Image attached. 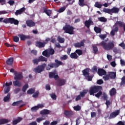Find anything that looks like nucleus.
<instances>
[{"instance_id": "nucleus-37", "label": "nucleus", "mask_w": 125, "mask_h": 125, "mask_svg": "<svg viewBox=\"0 0 125 125\" xmlns=\"http://www.w3.org/2000/svg\"><path fill=\"white\" fill-rule=\"evenodd\" d=\"M36 91V89L35 88H30L27 91V94H34L35 92Z\"/></svg>"}, {"instance_id": "nucleus-43", "label": "nucleus", "mask_w": 125, "mask_h": 125, "mask_svg": "<svg viewBox=\"0 0 125 125\" xmlns=\"http://www.w3.org/2000/svg\"><path fill=\"white\" fill-rule=\"evenodd\" d=\"M75 53L78 54L79 56H81V55H83V50L81 49H77L75 51Z\"/></svg>"}, {"instance_id": "nucleus-16", "label": "nucleus", "mask_w": 125, "mask_h": 125, "mask_svg": "<svg viewBox=\"0 0 125 125\" xmlns=\"http://www.w3.org/2000/svg\"><path fill=\"white\" fill-rule=\"evenodd\" d=\"M55 65L56 64H54V63L50 62L47 65L46 67V70L50 71V69H52V68H56V67L55 66H56Z\"/></svg>"}, {"instance_id": "nucleus-10", "label": "nucleus", "mask_w": 125, "mask_h": 125, "mask_svg": "<svg viewBox=\"0 0 125 125\" xmlns=\"http://www.w3.org/2000/svg\"><path fill=\"white\" fill-rule=\"evenodd\" d=\"M45 44H46V42H41L40 41H37L36 42L35 45L39 47V48H42V47H44L45 46Z\"/></svg>"}, {"instance_id": "nucleus-55", "label": "nucleus", "mask_w": 125, "mask_h": 125, "mask_svg": "<svg viewBox=\"0 0 125 125\" xmlns=\"http://www.w3.org/2000/svg\"><path fill=\"white\" fill-rule=\"evenodd\" d=\"M61 60H67L68 59V56L67 55H63L60 57Z\"/></svg>"}, {"instance_id": "nucleus-3", "label": "nucleus", "mask_w": 125, "mask_h": 125, "mask_svg": "<svg viewBox=\"0 0 125 125\" xmlns=\"http://www.w3.org/2000/svg\"><path fill=\"white\" fill-rule=\"evenodd\" d=\"M62 30L65 32L66 34H69V35H74L75 34V27L70 24H66L63 27Z\"/></svg>"}, {"instance_id": "nucleus-32", "label": "nucleus", "mask_w": 125, "mask_h": 125, "mask_svg": "<svg viewBox=\"0 0 125 125\" xmlns=\"http://www.w3.org/2000/svg\"><path fill=\"white\" fill-rule=\"evenodd\" d=\"M10 93H8L7 96H5L3 98L4 102H8L9 101V99H10Z\"/></svg>"}, {"instance_id": "nucleus-40", "label": "nucleus", "mask_w": 125, "mask_h": 125, "mask_svg": "<svg viewBox=\"0 0 125 125\" xmlns=\"http://www.w3.org/2000/svg\"><path fill=\"white\" fill-rule=\"evenodd\" d=\"M98 20L100 21V22H107V19H105L104 17L98 18Z\"/></svg>"}, {"instance_id": "nucleus-6", "label": "nucleus", "mask_w": 125, "mask_h": 125, "mask_svg": "<svg viewBox=\"0 0 125 125\" xmlns=\"http://www.w3.org/2000/svg\"><path fill=\"white\" fill-rule=\"evenodd\" d=\"M24 102L22 100H20L19 101L14 102L12 104V106H20V108H22V107L25 106V104H23Z\"/></svg>"}, {"instance_id": "nucleus-12", "label": "nucleus", "mask_w": 125, "mask_h": 125, "mask_svg": "<svg viewBox=\"0 0 125 125\" xmlns=\"http://www.w3.org/2000/svg\"><path fill=\"white\" fill-rule=\"evenodd\" d=\"M26 24L28 27H34L35 26L36 23L35 22L31 20H28L26 21Z\"/></svg>"}, {"instance_id": "nucleus-30", "label": "nucleus", "mask_w": 125, "mask_h": 125, "mask_svg": "<svg viewBox=\"0 0 125 125\" xmlns=\"http://www.w3.org/2000/svg\"><path fill=\"white\" fill-rule=\"evenodd\" d=\"M117 93V90L115 89V88H112L110 91H109V94L110 96H114Z\"/></svg>"}, {"instance_id": "nucleus-60", "label": "nucleus", "mask_w": 125, "mask_h": 125, "mask_svg": "<svg viewBox=\"0 0 125 125\" xmlns=\"http://www.w3.org/2000/svg\"><path fill=\"white\" fill-rule=\"evenodd\" d=\"M2 122L3 123V125H4L5 124H7V123H9L10 121L6 119H2Z\"/></svg>"}, {"instance_id": "nucleus-57", "label": "nucleus", "mask_w": 125, "mask_h": 125, "mask_svg": "<svg viewBox=\"0 0 125 125\" xmlns=\"http://www.w3.org/2000/svg\"><path fill=\"white\" fill-rule=\"evenodd\" d=\"M45 13V14H46V15H47V16L50 17L52 13V11L50 9H48V10L46 11V12Z\"/></svg>"}, {"instance_id": "nucleus-1", "label": "nucleus", "mask_w": 125, "mask_h": 125, "mask_svg": "<svg viewBox=\"0 0 125 125\" xmlns=\"http://www.w3.org/2000/svg\"><path fill=\"white\" fill-rule=\"evenodd\" d=\"M100 45L102 46L104 50H111V49H113V51L115 54H118V53L121 52L120 48L115 47V42L114 41H110L107 43V40L103 41L100 43Z\"/></svg>"}, {"instance_id": "nucleus-36", "label": "nucleus", "mask_w": 125, "mask_h": 125, "mask_svg": "<svg viewBox=\"0 0 125 125\" xmlns=\"http://www.w3.org/2000/svg\"><path fill=\"white\" fill-rule=\"evenodd\" d=\"M57 41H58L60 43H63V42H65V39L61 37L60 36H59L57 38Z\"/></svg>"}, {"instance_id": "nucleus-20", "label": "nucleus", "mask_w": 125, "mask_h": 125, "mask_svg": "<svg viewBox=\"0 0 125 125\" xmlns=\"http://www.w3.org/2000/svg\"><path fill=\"white\" fill-rule=\"evenodd\" d=\"M10 21V24H14V25H18V24H19V21L17 20H15L14 18H11Z\"/></svg>"}, {"instance_id": "nucleus-4", "label": "nucleus", "mask_w": 125, "mask_h": 125, "mask_svg": "<svg viewBox=\"0 0 125 125\" xmlns=\"http://www.w3.org/2000/svg\"><path fill=\"white\" fill-rule=\"evenodd\" d=\"M45 67H46V64L45 63H43L42 65H39L35 68L33 69V71L35 73H42V72H43L44 71V69H45Z\"/></svg>"}, {"instance_id": "nucleus-18", "label": "nucleus", "mask_w": 125, "mask_h": 125, "mask_svg": "<svg viewBox=\"0 0 125 125\" xmlns=\"http://www.w3.org/2000/svg\"><path fill=\"white\" fill-rule=\"evenodd\" d=\"M82 73H83V76H84V77H85V78L86 77L88 76V75H89V68L84 69L82 71Z\"/></svg>"}, {"instance_id": "nucleus-59", "label": "nucleus", "mask_w": 125, "mask_h": 125, "mask_svg": "<svg viewBox=\"0 0 125 125\" xmlns=\"http://www.w3.org/2000/svg\"><path fill=\"white\" fill-rule=\"evenodd\" d=\"M13 41L15 42H19V37L18 36H14L13 38Z\"/></svg>"}, {"instance_id": "nucleus-22", "label": "nucleus", "mask_w": 125, "mask_h": 125, "mask_svg": "<svg viewBox=\"0 0 125 125\" xmlns=\"http://www.w3.org/2000/svg\"><path fill=\"white\" fill-rule=\"evenodd\" d=\"M119 11H120V9L116 7H113L110 9V13H119Z\"/></svg>"}, {"instance_id": "nucleus-39", "label": "nucleus", "mask_w": 125, "mask_h": 125, "mask_svg": "<svg viewBox=\"0 0 125 125\" xmlns=\"http://www.w3.org/2000/svg\"><path fill=\"white\" fill-rule=\"evenodd\" d=\"M28 88H29V85L27 83L25 84L23 86L22 89L23 92H26V90H27V89H28Z\"/></svg>"}, {"instance_id": "nucleus-46", "label": "nucleus", "mask_w": 125, "mask_h": 125, "mask_svg": "<svg viewBox=\"0 0 125 125\" xmlns=\"http://www.w3.org/2000/svg\"><path fill=\"white\" fill-rule=\"evenodd\" d=\"M85 78L86 80H87V81H88L89 82H90L92 81V79L93 78V76H90L89 75H88L87 76H86Z\"/></svg>"}, {"instance_id": "nucleus-29", "label": "nucleus", "mask_w": 125, "mask_h": 125, "mask_svg": "<svg viewBox=\"0 0 125 125\" xmlns=\"http://www.w3.org/2000/svg\"><path fill=\"white\" fill-rule=\"evenodd\" d=\"M94 31L96 33V34H100V33L102 32V29L100 27L95 26L94 27Z\"/></svg>"}, {"instance_id": "nucleus-35", "label": "nucleus", "mask_w": 125, "mask_h": 125, "mask_svg": "<svg viewBox=\"0 0 125 125\" xmlns=\"http://www.w3.org/2000/svg\"><path fill=\"white\" fill-rule=\"evenodd\" d=\"M92 48L93 49V53H94V54H96V53L98 52V47H97L96 45H92Z\"/></svg>"}, {"instance_id": "nucleus-54", "label": "nucleus", "mask_w": 125, "mask_h": 125, "mask_svg": "<svg viewBox=\"0 0 125 125\" xmlns=\"http://www.w3.org/2000/svg\"><path fill=\"white\" fill-rule=\"evenodd\" d=\"M10 90V87H5L4 88V94L8 93Z\"/></svg>"}, {"instance_id": "nucleus-13", "label": "nucleus", "mask_w": 125, "mask_h": 125, "mask_svg": "<svg viewBox=\"0 0 125 125\" xmlns=\"http://www.w3.org/2000/svg\"><path fill=\"white\" fill-rule=\"evenodd\" d=\"M19 37L21 39V41H25L26 39L29 40L32 39V37L29 35H24V34H21L19 35Z\"/></svg>"}, {"instance_id": "nucleus-58", "label": "nucleus", "mask_w": 125, "mask_h": 125, "mask_svg": "<svg viewBox=\"0 0 125 125\" xmlns=\"http://www.w3.org/2000/svg\"><path fill=\"white\" fill-rule=\"evenodd\" d=\"M31 110L32 112H36L38 111V110H39V107H38L37 106H35L32 107Z\"/></svg>"}, {"instance_id": "nucleus-7", "label": "nucleus", "mask_w": 125, "mask_h": 125, "mask_svg": "<svg viewBox=\"0 0 125 125\" xmlns=\"http://www.w3.org/2000/svg\"><path fill=\"white\" fill-rule=\"evenodd\" d=\"M49 78L50 79H54L55 81H57V80H59V76H58V74H56V73L54 72L49 73Z\"/></svg>"}, {"instance_id": "nucleus-42", "label": "nucleus", "mask_w": 125, "mask_h": 125, "mask_svg": "<svg viewBox=\"0 0 125 125\" xmlns=\"http://www.w3.org/2000/svg\"><path fill=\"white\" fill-rule=\"evenodd\" d=\"M65 10H66V6H64L63 7H61L59 9L58 12H59L60 13H62V12H64Z\"/></svg>"}, {"instance_id": "nucleus-2", "label": "nucleus", "mask_w": 125, "mask_h": 125, "mask_svg": "<svg viewBox=\"0 0 125 125\" xmlns=\"http://www.w3.org/2000/svg\"><path fill=\"white\" fill-rule=\"evenodd\" d=\"M102 86H92L89 90V93L90 95H94L97 98H100V96L102 95Z\"/></svg>"}, {"instance_id": "nucleus-11", "label": "nucleus", "mask_w": 125, "mask_h": 125, "mask_svg": "<svg viewBox=\"0 0 125 125\" xmlns=\"http://www.w3.org/2000/svg\"><path fill=\"white\" fill-rule=\"evenodd\" d=\"M107 72L103 69L99 68L98 69V74L102 77V76H106Z\"/></svg>"}, {"instance_id": "nucleus-23", "label": "nucleus", "mask_w": 125, "mask_h": 125, "mask_svg": "<svg viewBox=\"0 0 125 125\" xmlns=\"http://www.w3.org/2000/svg\"><path fill=\"white\" fill-rule=\"evenodd\" d=\"M55 62L56 63H54V64H55V67L56 68H58L59 66H61L62 65H63V62L61 61H58V60L56 59L55 60Z\"/></svg>"}, {"instance_id": "nucleus-24", "label": "nucleus", "mask_w": 125, "mask_h": 125, "mask_svg": "<svg viewBox=\"0 0 125 125\" xmlns=\"http://www.w3.org/2000/svg\"><path fill=\"white\" fill-rule=\"evenodd\" d=\"M108 75H109L110 79H111L112 80L116 79V77H117V75L116 74V72H109Z\"/></svg>"}, {"instance_id": "nucleus-33", "label": "nucleus", "mask_w": 125, "mask_h": 125, "mask_svg": "<svg viewBox=\"0 0 125 125\" xmlns=\"http://www.w3.org/2000/svg\"><path fill=\"white\" fill-rule=\"evenodd\" d=\"M42 54L43 56H45V57H47V58L50 57L49 53L47 50H45L44 51H43L42 53Z\"/></svg>"}, {"instance_id": "nucleus-17", "label": "nucleus", "mask_w": 125, "mask_h": 125, "mask_svg": "<svg viewBox=\"0 0 125 125\" xmlns=\"http://www.w3.org/2000/svg\"><path fill=\"white\" fill-rule=\"evenodd\" d=\"M15 80H19V81H20L21 79H23V75L20 73H15V77H14Z\"/></svg>"}, {"instance_id": "nucleus-41", "label": "nucleus", "mask_w": 125, "mask_h": 125, "mask_svg": "<svg viewBox=\"0 0 125 125\" xmlns=\"http://www.w3.org/2000/svg\"><path fill=\"white\" fill-rule=\"evenodd\" d=\"M73 108L74 109L75 111H81V110H82V107L80 106V105H77L74 106Z\"/></svg>"}, {"instance_id": "nucleus-26", "label": "nucleus", "mask_w": 125, "mask_h": 125, "mask_svg": "<svg viewBox=\"0 0 125 125\" xmlns=\"http://www.w3.org/2000/svg\"><path fill=\"white\" fill-rule=\"evenodd\" d=\"M124 24L125 23L123 21H117L115 23L114 27H115V26H118V25L119 27L122 28V27H123Z\"/></svg>"}, {"instance_id": "nucleus-61", "label": "nucleus", "mask_w": 125, "mask_h": 125, "mask_svg": "<svg viewBox=\"0 0 125 125\" xmlns=\"http://www.w3.org/2000/svg\"><path fill=\"white\" fill-rule=\"evenodd\" d=\"M103 79H104V81H108L109 80V79H110V76H109V74L106 75L105 76H103Z\"/></svg>"}, {"instance_id": "nucleus-56", "label": "nucleus", "mask_w": 125, "mask_h": 125, "mask_svg": "<svg viewBox=\"0 0 125 125\" xmlns=\"http://www.w3.org/2000/svg\"><path fill=\"white\" fill-rule=\"evenodd\" d=\"M55 53V51H54V49L52 48H50L49 51V55H53Z\"/></svg>"}, {"instance_id": "nucleus-34", "label": "nucleus", "mask_w": 125, "mask_h": 125, "mask_svg": "<svg viewBox=\"0 0 125 125\" xmlns=\"http://www.w3.org/2000/svg\"><path fill=\"white\" fill-rule=\"evenodd\" d=\"M70 57L72 59H77L79 57L77 53L75 52L71 53L70 55Z\"/></svg>"}, {"instance_id": "nucleus-19", "label": "nucleus", "mask_w": 125, "mask_h": 125, "mask_svg": "<svg viewBox=\"0 0 125 125\" xmlns=\"http://www.w3.org/2000/svg\"><path fill=\"white\" fill-rule=\"evenodd\" d=\"M118 31H119V28L118 27V26H115V27L110 32L111 36H112V37H114V36H115V33H118Z\"/></svg>"}, {"instance_id": "nucleus-50", "label": "nucleus", "mask_w": 125, "mask_h": 125, "mask_svg": "<svg viewBox=\"0 0 125 125\" xmlns=\"http://www.w3.org/2000/svg\"><path fill=\"white\" fill-rule=\"evenodd\" d=\"M85 94H86V92L83 91L80 92L79 96H80L81 97H82V98H83V97H84V96H85Z\"/></svg>"}, {"instance_id": "nucleus-63", "label": "nucleus", "mask_w": 125, "mask_h": 125, "mask_svg": "<svg viewBox=\"0 0 125 125\" xmlns=\"http://www.w3.org/2000/svg\"><path fill=\"white\" fill-rule=\"evenodd\" d=\"M99 37H100L101 40H105V39H106V38H107V35L106 34L101 35H99Z\"/></svg>"}, {"instance_id": "nucleus-25", "label": "nucleus", "mask_w": 125, "mask_h": 125, "mask_svg": "<svg viewBox=\"0 0 125 125\" xmlns=\"http://www.w3.org/2000/svg\"><path fill=\"white\" fill-rule=\"evenodd\" d=\"M41 115H49L50 110L48 109H43L40 112Z\"/></svg>"}, {"instance_id": "nucleus-44", "label": "nucleus", "mask_w": 125, "mask_h": 125, "mask_svg": "<svg viewBox=\"0 0 125 125\" xmlns=\"http://www.w3.org/2000/svg\"><path fill=\"white\" fill-rule=\"evenodd\" d=\"M104 12H105V13H108V14H111V9L108 8H104L103 9Z\"/></svg>"}, {"instance_id": "nucleus-8", "label": "nucleus", "mask_w": 125, "mask_h": 125, "mask_svg": "<svg viewBox=\"0 0 125 125\" xmlns=\"http://www.w3.org/2000/svg\"><path fill=\"white\" fill-rule=\"evenodd\" d=\"M119 115H120V110H115L110 114L108 119L109 120H111V119H114V118H116L117 116H119Z\"/></svg>"}, {"instance_id": "nucleus-49", "label": "nucleus", "mask_w": 125, "mask_h": 125, "mask_svg": "<svg viewBox=\"0 0 125 125\" xmlns=\"http://www.w3.org/2000/svg\"><path fill=\"white\" fill-rule=\"evenodd\" d=\"M39 94H40V92L39 91H37L35 93H34V94L32 95V97L34 98H37L39 97Z\"/></svg>"}, {"instance_id": "nucleus-62", "label": "nucleus", "mask_w": 125, "mask_h": 125, "mask_svg": "<svg viewBox=\"0 0 125 125\" xmlns=\"http://www.w3.org/2000/svg\"><path fill=\"white\" fill-rule=\"evenodd\" d=\"M105 104L106 105V108H109L110 105H111V102L109 100L106 101Z\"/></svg>"}, {"instance_id": "nucleus-48", "label": "nucleus", "mask_w": 125, "mask_h": 125, "mask_svg": "<svg viewBox=\"0 0 125 125\" xmlns=\"http://www.w3.org/2000/svg\"><path fill=\"white\" fill-rule=\"evenodd\" d=\"M125 76H124L121 79L120 85L122 86L123 85H125Z\"/></svg>"}, {"instance_id": "nucleus-21", "label": "nucleus", "mask_w": 125, "mask_h": 125, "mask_svg": "<svg viewBox=\"0 0 125 125\" xmlns=\"http://www.w3.org/2000/svg\"><path fill=\"white\" fill-rule=\"evenodd\" d=\"M13 58L11 57L6 61V63L7 64V65H8L9 66H11L13 64Z\"/></svg>"}, {"instance_id": "nucleus-28", "label": "nucleus", "mask_w": 125, "mask_h": 125, "mask_svg": "<svg viewBox=\"0 0 125 125\" xmlns=\"http://www.w3.org/2000/svg\"><path fill=\"white\" fill-rule=\"evenodd\" d=\"M38 59L39 60V62H47V59L42 56H40Z\"/></svg>"}, {"instance_id": "nucleus-15", "label": "nucleus", "mask_w": 125, "mask_h": 125, "mask_svg": "<svg viewBox=\"0 0 125 125\" xmlns=\"http://www.w3.org/2000/svg\"><path fill=\"white\" fill-rule=\"evenodd\" d=\"M25 10H26V9L25 8V7H22L20 9L17 10L15 13V15H16V16H17L18 15L22 14V13H23V12H24Z\"/></svg>"}, {"instance_id": "nucleus-47", "label": "nucleus", "mask_w": 125, "mask_h": 125, "mask_svg": "<svg viewBox=\"0 0 125 125\" xmlns=\"http://www.w3.org/2000/svg\"><path fill=\"white\" fill-rule=\"evenodd\" d=\"M79 0V4L80 6H84L85 5V3H83L84 2V0Z\"/></svg>"}, {"instance_id": "nucleus-38", "label": "nucleus", "mask_w": 125, "mask_h": 125, "mask_svg": "<svg viewBox=\"0 0 125 125\" xmlns=\"http://www.w3.org/2000/svg\"><path fill=\"white\" fill-rule=\"evenodd\" d=\"M13 84L15 86H20L21 85V83L18 80H16L13 82Z\"/></svg>"}, {"instance_id": "nucleus-27", "label": "nucleus", "mask_w": 125, "mask_h": 125, "mask_svg": "<svg viewBox=\"0 0 125 125\" xmlns=\"http://www.w3.org/2000/svg\"><path fill=\"white\" fill-rule=\"evenodd\" d=\"M64 114L66 117H71L73 115V111L65 110L64 111Z\"/></svg>"}, {"instance_id": "nucleus-52", "label": "nucleus", "mask_w": 125, "mask_h": 125, "mask_svg": "<svg viewBox=\"0 0 125 125\" xmlns=\"http://www.w3.org/2000/svg\"><path fill=\"white\" fill-rule=\"evenodd\" d=\"M95 7L97 8H101L102 7V4H99L98 2H96L95 4Z\"/></svg>"}, {"instance_id": "nucleus-9", "label": "nucleus", "mask_w": 125, "mask_h": 125, "mask_svg": "<svg viewBox=\"0 0 125 125\" xmlns=\"http://www.w3.org/2000/svg\"><path fill=\"white\" fill-rule=\"evenodd\" d=\"M86 42V41L85 39H83L80 42H78L74 43V46L78 48L82 47V46H84V42Z\"/></svg>"}, {"instance_id": "nucleus-51", "label": "nucleus", "mask_w": 125, "mask_h": 125, "mask_svg": "<svg viewBox=\"0 0 125 125\" xmlns=\"http://www.w3.org/2000/svg\"><path fill=\"white\" fill-rule=\"evenodd\" d=\"M32 62L34 65H38V64H39V62H40V61L39 59H34L33 60Z\"/></svg>"}, {"instance_id": "nucleus-53", "label": "nucleus", "mask_w": 125, "mask_h": 125, "mask_svg": "<svg viewBox=\"0 0 125 125\" xmlns=\"http://www.w3.org/2000/svg\"><path fill=\"white\" fill-rule=\"evenodd\" d=\"M10 85H12V82H10L9 83L6 82L5 84H3V86H6V87H10Z\"/></svg>"}, {"instance_id": "nucleus-45", "label": "nucleus", "mask_w": 125, "mask_h": 125, "mask_svg": "<svg viewBox=\"0 0 125 125\" xmlns=\"http://www.w3.org/2000/svg\"><path fill=\"white\" fill-rule=\"evenodd\" d=\"M11 19V18H6L4 19L3 21V23H5V24H8V23H10V20Z\"/></svg>"}, {"instance_id": "nucleus-14", "label": "nucleus", "mask_w": 125, "mask_h": 125, "mask_svg": "<svg viewBox=\"0 0 125 125\" xmlns=\"http://www.w3.org/2000/svg\"><path fill=\"white\" fill-rule=\"evenodd\" d=\"M91 24H93V22L90 20V19H89L88 21H85L84 22V25L85 27H86L87 29H89V30Z\"/></svg>"}, {"instance_id": "nucleus-31", "label": "nucleus", "mask_w": 125, "mask_h": 125, "mask_svg": "<svg viewBox=\"0 0 125 125\" xmlns=\"http://www.w3.org/2000/svg\"><path fill=\"white\" fill-rule=\"evenodd\" d=\"M22 120V118L21 117H18L17 119H16L13 121V125H16L18 123H20L21 121Z\"/></svg>"}, {"instance_id": "nucleus-64", "label": "nucleus", "mask_w": 125, "mask_h": 125, "mask_svg": "<svg viewBox=\"0 0 125 125\" xmlns=\"http://www.w3.org/2000/svg\"><path fill=\"white\" fill-rule=\"evenodd\" d=\"M92 71L93 73L97 72V66H94L92 69Z\"/></svg>"}, {"instance_id": "nucleus-5", "label": "nucleus", "mask_w": 125, "mask_h": 125, "mask_svg": "<svg viewBox=\"0 0 125 125\" xmlns=\"http://www.w3.org/2000/svg\"><path fill=\"white\" fill-rule=\"evenodd\" d=\"M57 86H62L66 84V80L64 79H60L56 83Z\"/></svg>"}]
</instances>
